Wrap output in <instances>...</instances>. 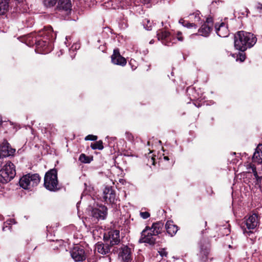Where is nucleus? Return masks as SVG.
<instances>
[{
    "label": "nucleus",
    "mask_w": 262,
    "mask_h": 262,
    "mask_svg": "<svg viewBox=\"0 0 262 262\" xmlns=\"http://www.w3.org/2000/svg\"><path fill=\"white\" fill-rule=\"evenodd\" d=\"M256 40L253 34L244 31H238L234 36V47L237 50L244 51L248 48L253 46Z\"/></svg>",
    "instance_id": "1"
},
{
    "label": "nucleus",
    "mask_w": 262,
    "mask_h": 262,
    "mask_svg": "<svg viewBox=\"0 0 262 262\" xmlns=\"http://www.w3.org/2000/svg\"><path fill=\"white\" fill-rule=\"evenodd\" d=\"M44 186L46 189L51 191H56L59 189L57 171L55 169H52L46 172L44 178Z\"/></svg>",
    "instance_id": "2"
},
{
    "label": "nucleus",
    "mask_w": 262,
    "mask_h": 262,
    "mask_svg": "<svg viewBox=\"0 0 262 262\" xmlns=\"http://www.w3.org/2000/svg\"><path fill=\"white\" fill-rule=\"evenodd\" d=\"M16 175L15 167L11 162L8 161L0 170V183L6 184L12 180Z\"/></svg>",
    "instance_id": "3"
},
{
    "label": "nucleus",
    "mask_w": 262,
    "mask_h": 262,
    "mask_svg": "<svg viewBox=\"0 0 262 262\" xmlns=\"http://www.w3.org/2000/svg\"><path fill=\"white\" fill-rule=\"evenodd\" d=\"M40 177L38 174H27L23 176L19 180L20 187L25 189H31L36 186L40 182Z\"/></svg>",
    "instance_id": "4"
},
{
    "label": "nucleus",
    "mask_w": 262,
    "mask_h": 262,
    "mask_svg": "<svg viewBox=\"0 0 262 262\" xmlns=\"http://www.w3.org/2000/svg\"><path fill=\"white\" fill-rule=\"evenodd\" d=\"M40 35H44L42 39L38 40L36 41V46L38 48H45L49 44V40H53L56 38V33L53 32V29L51 26H48L44 28L42 32H40Z\"/></svg>",
    "instance_id": "5"
},
{
    "label": "nucleus",
    "mask_w": 262,
    "mask_h": 262,
    "mask_svg": "<svg viewBox=\"0 0 262 262\" xmlns=\"http://www.w3.org/2000/svg\"><path fill=\"white\" fill-rule=\"evenodd\" d=\"M72 258L75 261H82L86 259V254L83 248L80 246H76L70 252Z\"/></svg>",
    "instance_id": "6"
},
{
    "label": "nucleus",
    "mask_w": 262,
    "mask_h": 262,
    "mask_svg": "<svg viewBox=\"0 0 262 262\" xmlns=\"http://www.w3.org/2000/svg\"><path fill=\"white\" fill-rule=\"evenodd\" d=\"M248 173H252L254 177L255 185L260 187L262 185V172L259 168H256L255 165L250 163L247 165Z\"/></svg>",
    "instance_id": "7"
},
{
    "label": "nucleus",
    "mask_w": 262,
    "mask_h": 262,
    "mask_svg": "<svg viewBox=\"0 0 262 262\" xmlns=\"http://www.w3.org/2000/svg\"><path fill=\"white\" fill-rule=\"evenodd\" d=\"M150 227L146 226L141 232V236L139 241L141 243H147L150 245H154L155 243V238L153 233L150 231Z\"/></svg>",
    "instance_id": "8"
},
{
    "label": "nucleus",
    "mask_w": 262,
    "mask_h": 262,
    "mask_svg": "<svg viewBox=\"0 0 262 262\" xmlns=\"http://www.w3.org/2000/svg\"><path fill=\"white\" fill-rule=\"evenodd\" d=\"M259 219L258 214L254 213L250 214L248 216L245 217V225L249 230L254 229L259 224Z\"/></svg>",
    "instance_id": "9"
},
{
    "label": "nucleus",
    "mask_w": 262,
    "mask_h": 262,
    "mask_svg": "<svg viewBox=\"0 0 262 262\" xmlns=\"http://www.w3.org/2000/svg\"><path fill=\"white\" fill-rule=\"evenodd\" d=\"M118 256L123 262H130L132 259V249L126 245L119 248Z\"/></svg>",
    "instance_id": "10"
},
{
    "label": "nucleus",
    "mask_w": 262,
    "mask_h": 262,
    "mask_svg": "<svg viewBox=\"0 0 262 262\" xmlns=\"http://www.w3.org/2000/svg\"><path fill=\"white\" fill-rule=\"evenodd\" d=\"M107 209L104 206H100L98 208H93L92 210L93 217L98 220H104L107 215Z\"/></svg>",
    "instance_id": "11"
},
{
    "label": "nucleus",
    "mask_w": 262,
    "mask_h": 262,
    "mask_svg": "<svg viewBox=\"0 0 262 262\" xmlns=\"http://www.w3.org/2000/svg\"><path fill=\"white\" fill-rule=\"evenodd\" d=\"M15 152V149L11 147L6 140H4L0 146L1 156L6 157L12 156Z\"/></svg>",
    "instance_id": "12"
},
{
    "label": "nucleus",
    "mask_w": 262,
    "mask_h": 262,
    "mask_svg": "<svg viewBox=\"0 0 262 262\" xmlns=\"http://www.w3.org/2000/svg\"><path fill=\"white\" fill-rule=\"evenodd\" d=\"M111 58L112 62L115 64L124 66L126 64V60L121 56L118 49H114Z\"/></svg>",
    "instance_id": "13"
},
{
    "label": "nucleus",
    "mask_w": 262,
    "mask_h": 262,
    "mask_svg": "<svg viewBox=\"0 0 262 262\" xmlns=\"http://www.w3.org/2000/svg\"><path fill=\"white\" fill-rule=\"evenodd\" d=\"M103 199L106 203H114L116 196L114 191L110 187H106L103 191Z\"/></svg>",
    "instance_id": "14"
},
{
    "label": "nucleus",
    "mask_w": 262,
    "mask_h": 262,
    "mask_svg": "<svg viewBox=\"0 0 262 262\" xmlns=\"http://www.w3.org/2000/svg\"><path fill=\"white\" fill-rule=\"evenodd\" d=\"M157 37L159 40H161L162 43L166 45L169 46L171 43V37L170 33L166 31H160L157 33Z\"/></svg>",
    "instance_id": "15"
},
{
    "label": "nucleus",
    "mask_w": 262,
    "mask_h": 262,
    "mask_svg": "<svg viewBox=\"0 0 262 262\" xmlns=\"http://www.w3.org/2000/svg\"><path fill=\"white\" fill-rule=\"evenodd\" d=\"M108 237L111 246L117 245L120 241L119 231L117 230L110 231L108 232Z\"/></svg>",
    "instance_id": "16"
},
{
    "label": "nucleus",
    "mask_w": 262,
    "mask_h": 262,
    "mask_svg": "<svg viewBox=\"0 0 262 262\" xmlns=\"http://www.w3.org/2000/svg\"><path fill=\"white\" fill-rule=\"evenodd\" d=\"M215 28L216 33L219 36L222 37L228 36L229 34V30L224 23H221L219 27L216 25Z\"/></svg>",
    "instance_id": "17"
},
{
    "label": "nucleus",
    "mask_w": 262,
    "mask_h": 262,
    "mask_svg": "<svg viewBox=\"0 0 262 262\" xmlns=\"http://www.w3.org/2000/svg\"><path fill=\"white\" fill-rule=\"evenodd\" d=\"M165 228L168 234L171 236L175 235L178 230V226L174 225L173 222L171 221H168L166 222Z\"/></svg>",
    "instance_id": "18"
},
{
    "label": "nucleus",
    "mask_w": 262,
    "mask_h": 262,
    "mask_svg": "<svg viewBox=\"0 0 262 262\" xmlns=\"http://www.w3.org/2000/svg\"><path fill=\"white\" fill-rule=\"evenodd\" d=\"M252 160L257 163H262V144H259L253 154Z\"/></svg>",
    "instance_id": "19"
},
{
    "label": "nucleus",
    "mask_w": 262,
    "mask_h": 262,
    "mask_svg": "<svg viewBox=\"0 0 262 262\" xmlns=\"http://www.w3.org/2000/svg\"><path fill=\"white\" fill-rule=\"evenodd\" d=\"M95 250L101 254L105 255L110 251V247L107 245L102 243H98L95 246Z\"/></svg>",
    "instance_id": "20"
},
{
    "label": "nucleus",
    "mask_w": 262,
    "mask_h": 262,
    "mask_svg": "<svg viewBox=\"0 0 262 262\" xmlns=\"http://www.w3.org/2000/svg\"><path fill=\"white\" fill-rule=\"evenodd\" d=\"M163 225V223L161 222L153 223L149 230L153 233L154 235H157L162 232Z\"/></svg>",
    "instance_id": "21"
},
{
    "label": "nucleus",
    "mask_w": 262,
    "mask_h": 262,
    "mask_svg": "<svg viewBox=\"0 0 262 262\" xmlns=\"http://www.w3.org/2000/svg\"><path fill=\"white\" fill-rule=\"evenodd\" d=\"M72 5L70 0H58L57 4V9L68 11L70 10Z\"/></svg>",
    "instance_id": "22"
},
{
    "label": "nucleus",
    "mask_w": 262,
    "mask_h": 262,
    "mask_svg": "<svg viewBox=\"0 0 262 262\" xmlns=\"http://www.w3.org/2000/svg\"><path fill=\"white\" fill-rule=\"evenodd\" d=\"M212 28L207 24H203L198 30L199 33L200 35L207 37L210 33Z\"/></svg>",
    "instance_id": "23"
},
{
    "label": "nucleus",
    "mask_w": 262,
    "mask_h": 262,
    "mask_svg": "<svg viewBox=\"0 0 262 262\" xmlns=\"http://www.w3.org/2000/svg\"><path fill=\"white\" fill-rule=\"evenodd\" d=\"M10 0H0V15H4L9 10Z\"/></svg>",
    "instance_id": "24"
},
{
    "label": "nucleus",
    "mask_w": 262,
    "mask_h": 262,
    "mask_svg": "<svg viewBox=\"0 0 262 262\" xmlns=\"http://www.w3.org/2000/svg\"><path fill=\"white\" fill-rule=\"evenodd\" d=\"M209 252V249L208 247H206L204 249L202 248L199 255L200 260L203 262L206 261L208 258Z\"/></svg>",
    "instance_id": "25"
},
{
    "label": "nucleus",
    "mask_w": 262,
    "mask_h": 262,
    "mask_svg": "<svg viewBox=\"0 0 262 262\" xmlns=\"http://www.w3.org/2000/svg\"><path fill=\"white\" fill-rule=\"evenodd\" d=\"M79 160L83 163H90L93 160V157L87 156L82 154L79 156Z\"/></svg>",
    "instance_id": "26"
},
{
    "label": "nucleus",
    "mask_w": 262,
    "mask_h": 262,
    "mask_svg": "<svg viewBox=\"0 0 262 262\" xmlns=\"http://www.w3.org/2000/svg\"><path fill=\"white\" fill-rule=\"evenodd\" d=\"M91 147L93 149L102 150L103 148V142L101 140L91 143Z\"/></svg>",
    "instance_id": "27"
},
{
    "label": "nucleus",
    "mask_w": 262,
    "mask_h": 262,
    "mask_svg": "<svg viewBox=\"0 0 262 262\" xmlns=\"http://www.w3.org/2000/svg\"><path fill=\"white\" fill-rule=\"evenodd\" d=\"M143 25L144 28L147 30H151L152 29L153 23L152 22H151L149 19L145 18L143 20Z\"/></svg>",
    "instance_id": "28"
},
{
    "label": "nucleus",
    "mask_w": 262,
    "mask_h": 262,
    "mask_svg": "<svg viewBox=\"0 0 262 262\" xmlns=\"http://www.w3.org/2000/svg\"><path fill=\"white\" fill-rule=\"evenodd\" d=\"M57 0H43V3L47 7H52L55 5Z\"/></svg>",
    "instance_id": "29"
},
{
    "label": "nucleus",
    "mask_w": 262,
    "mask_h": 262,
    "mask_svg": "<svg viewBox=\"0 0 262 262\" xmlns=\"http://www.w3.org/2000/svg\"><path fill=\"white\" fill-rule=\"evenodd\" d=\"M97 139V137L96 136L92 135H89L87 136L85 140H91V141H95Z\"/></svg>",
    "instance_id": "30"
},
{
    "label": "nucleus",
    "mask_w": 262,
    "mask_h": 262,
    "mask_svg": "<svg viewBox=\"0 0 262 262\" xmlns=\"http://www.w3.org/2000/svg\"><path fill=\"white\" fill-rule=\"evenodd\" d=\"M140 214L141 216L144 219H146L148 217H149L150 216L149 213L148 212H146V211L141 212Z\"/></svg>",
    "instance_id": "31"
},
{
    "label": "nucleus",
    "mask_w": 262,
    "mask_h": 262,
    "mask_svg": "<svg viewBox=\"0 0 262 262\" xmlns=\"http://www.w3.org/2000/svg\"><path fill=\"white\" fill-rule=\"evenodd\" d=\"M158 252L162 257H166L167 255V252L165 249H160Z\"/></svg>",
    "instance_id": "32"
},
{
    "label": "nucleus",
    "mask_w": 262,
    "mask_h": 262,
    "mask_svg": "<svg viewBox=\"0 0 262 262\" xmlns=\"http://www.w3.org/2000/svg\"><path fill=\"white\" fill-rule=\"evenodd\" d=\"M185 27L188 28H194V29L196 28V26L194 23H190L189 22H186L185 25Z\"/></svg>",
    "instance_id": "33"
},
{
    "label": "nucleus",
    "mask_w": 262,
    "mask_h": 262,
    "mask_svg": "<svg viewBox=\"0 0 262 262\" xmlns=\"http://www.w3.org/2000/svg\"><path fill=\"white\" fill-rule=\"evenodd\" d=\"M126 138L130 141H133L134 140V136L130 133H126Z\"/></svg>",
    "instance_id": "34"
},
{
    "label": "nucleus",
    "mask_w": 262,
    "mask_h": 262,
    "mask_svg": "<svg viewBox=\"0 0 262 262\" xmlns=\"http://www.w3.org/2000/svg\"><path fill=\"white\" fill-rule=\"evenodd\" d=\"M204 24H207L208 25L211 26L212 27H213V19L212 18H207L206 19V22H205Z\"/></svg>",
    "instance_id": "35"
},
{
    "label": "nucleus",
    "mask_w": 262,
    "mask_h": 262,
    "mask_svg": "<svg viewBox=\"0 0 262 262\" xmlns=\"http://www.w3.org/2000/svg\"><path fill=\"white\" fill-rule=\"evenodd\" d=\"M177 37L179 41H182L183 40V37L181 32L178 31L177 33Z\"/></svg>",
    "instance_id": "36"
},
{
    "label": "nucleus",
    "mask_w": 262,
    "mask_h": 262,
    "mask_svg": "<svg viewBox=\"0 0 262 262\" xmlns=\"http://www.w3.org/2000/svg\"><path fill=\"white\" fill-rule=\"evenodd\" d=\"M187 21H186L184 19L181 18L179 20V23L182 24L184 27H185V25L186 24Z\"/></svg>",
    "instance_id": "37"
},
{
    "label": "nucleus",
    "mask_w": 262,
    "mask_h": 262,
    "mask_svg": "<svg viewBox=\"0 0 262 262\" xmlns=\"http://www.w3.org/2000/svg\"><path fill=\"white\" fill-rule=\"evenodd\" d=\"M256 8L257 9H259V10H262V4H260V3H258L257 5H256Z\"/></svg>",
    "instance_id": "38"
},
{
    "label": "nucleus",
    "mask_w": 262,
    "mask_h": 262,
    "mask_svg": "<svg viewBox=\"0 0 262 262\" xmlns=\"http://www.w3.org/2000/svg\"><path fill=\"white\" fill-rule=\"evenodd\" d=\"M245 59V57L244 55H241L240 57V59L242 61H243Z\"/></svg>",
    "instance_id": "39"
},
{
    "label": "nucleus",
    "mask_w": 262,
    "mask_h": 262,
    "mask_svg": "<svg viewBox=\"0 0 262 262\" xmlns=\"http://www.w3.org/2000/svg\"><path fill=\"white\" fill-rule=\"evenodd\" d=\"M164 159L165 160H168L169 158H168V157L165 156V157H164Z\"/></svg>",
    "instance_id": "40"
},
{
    "label": "nucleus",
    "mask_w": 262,
    "mask_h": 262,
    "mask_svg": "<svg viewBox=\"0 0 262 262\" xmlns=\"http://www.w3.org/2000/svg\"><path fill=\"white\" fill-rule=\"evenodd\" d=\"M204 224H205V226L207 225V222L206 221L205 222Z\"/></svg>",
    "instance_id": "41"
},
{
    "label": "nucleus",
    "mask_w": 262,
    "mask_h": 262,
    "mask_svg": "<svg viewBox=\"0 0 262 262\" xmlns=\"http://www.w3.org/2000/svg\"><path fill=\"white\" fill-rule=\"evenodd\" d=\"M198 20L200 19V17H199V16H198Z\"/></svg>",
    "instance_id": "42"
}]
</instances>
